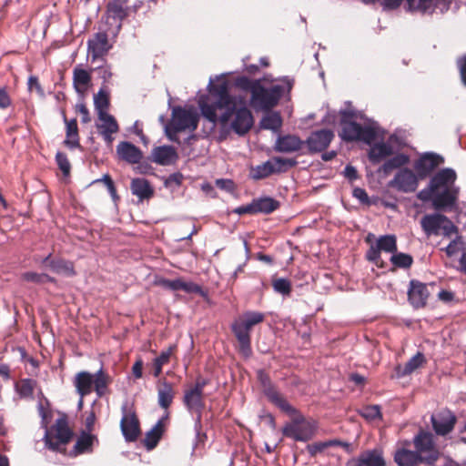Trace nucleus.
Returning a JSON list of instances; mask_svg holds the SVG:
<instances>
[{
	"label": "nucleus",
	"mask_w": 466,
	"mask_h": 466,
	"mask_svg": "<svg viewBox=\"0 0 466 466\" xmlns=\"http://www.w3.org/2000/svg\"><path fill=\"white\" fill-rule=\"evenodd\" d=\"M208 94L199 96L198 105L205 119L216 125H227L231 121L232 130L238 136L246 135L254 125L251 111L248 108L247 98L242 95H232L228 83L224 80L218 85L210 78Z\"/></svg>",
	"instance_id": "1"
},
{
	"label": "nucleus",
	"mask_w": 466,
	"mask_h": 466,
	"mask_svg": "<svg viewBox=\"0 0 466 466\" xmlns=\"http://www.w3.org/2000/svg\"><path fill=\"white\" fill-rule=\"evenodd\" d=\"M456 179L457 174L451 167L441 169L431 178V189L435 190L433 208L436 210H452L456 207L460 193Z\"/></svg>",
	"instance_id": "2"
},
{
	"label": "nucleus",
	"mask_w": 466,
	"mask_h": 466,
	"mask_svg": "<svg viewBox=\"0 0 466 466\" xmlns=\"http://www.w3.org/2000/svg\"><path fill=\"white\" fill-rule=\"evenodd\" d=\"M341 125V137L345 141H363L370 145L377 137V123L360 113L344 111Z\"/></svg>",
	"instance_id": "3"
},
{
	"label": "nucleus",
	"mask_w": 466,
	"mask_h": 466,
	"mask_svg": "<svg viewBox=\"0 0 466 466\" xmlns=\"http://www.w3.org/2000/svg\"><path fill=\"white\" fill-rule=\"evenodd\" d=\"M265 314L259 311H246L236 319L230 328L238 342V350L246 359L252 354L250 330L263 322Z\"/></svg>",
	"instance_id": "4"
},
{
	"label": "nucleus",
	"mask_w": 466,
	"mask_h": 466,
	"mask_svg": "<svg viewBox=\"0 0 466 466\" xmlns=\"http://www.w3.org/2000/svg\"><path fill=\"white\" fill-rule=\"evenodd\" d=\"M284 82L286 84L285 86L274 85L270 87H265L261 83L257 85L250 97V103L253 107L264 111L271 110V108L278 105L285 91L289 92L292 88L293 80L285 77Z\"/></svg>",
	"instance_id": "5"
},
{
	"label": "nucleus",
	"mask_w": 466,
	"mask_h": 466,
	"mask_svg": "<svg viewBox=\"0 0 466 466\" xmlns=\"http://www.w3.org/2000/svg\"><path fill=\"white\" fill-rule=\"evenodd\" d=\"M295 416L291 422L287 423L283 429L282 433L285 437L290 438L296 441H308L315 433L316 423L311 420H307L299 413L291 414Z\"/></svg>",
	"instance_id": "6"
},
{
	"label": "nucleus",
	"mask_w": 466,
	"mask_h": 466,
	"mask_svg": "<svg viewBox=\"0 0 466 466\" xmlns=\"http://www.w3.org/2000/svg\"><path fill=\"white\" fill-rule=\"evenodd\" d=\"M420 226L424 233L430 236L451 237V234L457 232L456 226L444 215L440 213L427 214L420 219Z\"/></svg>",
	"instance_id": "7"
},
{
	"label": "nucleus",
	"mask_w": 466,
	"mask_h": 466,
	"mask_svg": "<svg viewBox=\"0 0 466 466\" xmlns=\"http://www.w3.org/2000/svg\"><path fill=\"white\" fill-rule=\"evenodd\" d=\"M206 380H198L194 388L185 391L183 402L189 412H196L195 431L197 435L201 429V412L204 409L203 390L206 386Z\"/></svg>",
	"instance_id": "8"
},
{
	"label": "nucleus",
	"mask_w": 466,
	"mask_h": 466,
	"mask_svg": "<svg viewBox=\"0 0 466 466\" xmlns=\"http://www.w3.org/2000/svg\"><path fill=\"white\" fill-rule=\"evenodd\" d=\"M415 451L420 457V462L433 465L439 458V451L435 447L431 432L420 431L413 438Z\"/></svg>",
	"instance_id": "9"
},
{
	"label": "nucleus",
	"mask_w": 466,
	"mask_h": 466,
	"mask_svg": "<svg viewBox=\"0 0 466 466\" xmlns=\"http://www.w3.org/2000/svg\"><path fill=\"white\" fill-rule=\"evenodd\" d=\"M258 379L263 388L265 396L279 409L288 414L297 413V410L292 407L289 402L281 396L271 383L268 376L263 371L258 372Z\"/></svg>",
	"instance_id": "10"
},
{
	"label": "nucleus",
	"mask_w": 466,
	"mask_h": 466,
	"mask_svg": "<svg viewBox=\"0 0 466 466\" xmlns=\"http://www.w3.org/2000/svg\"><path fill=\"white\" fill-rule=\"evenodd\" d=\"M408 9L419 11L421 14H432L437 10L439 5H444L443 0H406ZM402 0H381V5L385 10H392L399 7Z\"/></svg>",
	"instance_id": "11"
},
{
	"label": "nucleus",
	"mask_w": 466,
	"mask_h": 466,
	"mask_svg": "<svg viewBox=\"0 0 466 466\" xmlns=\"http://www.w3.org/2000/svg\"><path fill=\"white\" fill-rule=\"evenodd\" d=\"M87 55L91 57L92 62H105V56L112 48L109 43L108 35L106 32H97L87 40Z\"/></svg>",
	"instance_id": "12"
},
{
	"label": "nucleus",
	"mask_w": 466,
	"mask_h": 466,
	"mask_svg": "<svg viewBox=\"0 0 466 466\" xmlns=\"http://www.w3.org/2000/svg\"><path fill=\"white\" fill-rule=\"evenodd\" d=\"M419 176L408 167L400 168L394 177L389 182V186L400 192H414L419 185Z\"/></svg>",
	"instance_id": "13"
},
{
	"label": "nucleus",
	"mask_w": 466,
	"mask_h": 466,
	"mask_svg": "<svg viewBox=\"0 0 466 466\" xmlns=\"http://www.w3.org/2000/svg\"><path fill=\"white\" fill-rule=\"evenodd\" d=\"M121 410L120 428L122 434L127 441H135L140 433L138 419L135 411L128 409L127 402L122 405Z\"/></svg>",
	"instance_id": "14"
},
{
	"label": "nucleus",
	"mask_w": 466,
	"mask_h": 466,
	"mask_svg": "<svg viewBox=\"0 0 466 466\" xmlns=\"http://www.w3.org/2000/svg\"><path fill=\"white\" fill-rule=\"evenodd\" d=\"M172 124L175 131L189 129L194 131L198 127V116L197 112L182 107H176L172 114Z\"/></svg>",
	"instance_id": "15"
},
{
	"label": "nucleus",
	"mask_w": 466,
	"mask_h": 466,
	"mask_svg": "<svg viewBox=\"0 0 466 466\" xmlns=\"http://www.w3.org/2000/svg\"><path fill=\"white\" fill-rule=\"evenodd\" d=\"M72 431L64 420H57L56 423V441H53L50 438L48 431L45 434L46 446L54 451H61L62 446L66 445L72 438Z\"/></svg>",
	"instance_id": "16"
},
{
	"label": "nucleus",
	"mask_w": 466,
	"mask_h": 466,
	"mask_svg": "<svg viewBox=\"0 0 466 466\" xmlns=\"http://www.w3.org/2000/svg\"><path fill=\"white\" fill-rule=\"evenodd\" d=\"M456 420V416L448 409L441 410L431 417L432 428L440 436H445L452 431Z\"/></svg>",
	"instance_id": "17"
},
{
	"label": "nucleus",
	"mask_w": 466,
	"mask_h": 466,
	"mask_svg": "<svg viewBox=\"0 0 466 466\" xmlns=\"http://www.w3.org/2000/svg\"><path fill=\"white\" fill-rule=\"evenodd\" d=\"M334 138V133L330 129L323 128L313 131L304 141L310 153H318L325 150Z\"/></svg>",
	"instance_id": "18"
},
{
	"label": "nucleus",
	"mask_w": 466,
	"mask_h": 466,
	"mask_svg": "<svg viewBox=\"0 0 466 466\" xmlns=\"http://www.w3.org/2000/svg\"><path fill=\"white\" fill-rule=\"evenodd\" d=\"M444 162V158L433 152L422 154L414 163V169L420 178L428 177L437 167Z\"/></svg>",
	"instance_id": "19"
},
{
	"label": "nucleus",
	"mask_w": 466,
	"mask_h": 466,
	"mask_svg": "<svg viewBox=\"0 0 466 466\" xmlns=\"http://www.w3.org/2000/svg\"><path fill=\"white\" fill-rule=\"evenodd\" d=\"M408 299L416 309L423 308L427 304L430 291L428 285L416 279L410 281L408 289Z\"/></svg>",
	"instance_id": "20"
},
{
	"label": "nucleus",
	"mask_w": 466,
	"mask_h": 466,
	"mask_svg": "<svg viewBox=\"0 0 466 466\" xmlns=\"http://www.w3.org/2000/svg\"><path fill=\"white\" fill-rule=\"evenodd\" d=\"M98 116L100 124H96L99 134L102 136L105 142L111 146L114 140L113 134L117 133L119 130L118 124L116 118L108 113H100Z\"/></svg>",
	"instance_id": "21"
},
{
	"label": "nucleus",
	"mask_w": 466,
	"mask_h": 466,
	"mask_svg": "<svg viewBox=\"0 0 466 466\" xmlns=\"http://www.w3.org/2000/svg\"><path fill=\"white\" fill-rule=\"evenodd\" d=\"M385 461L379 450H369L360 453L357 458L349 460L346 466H385Z\"/></svg>",
	"instance_id": "22"
},
{
	"label": "nucleus",
	"mask_w": 466,
	"mask_h": 466,
	"mask_svg": "<svg viewBox=\"0 0 466 466\" xmlns=\"http://www.w3.org/2000/svg\"><path fill=\"white\" fill-rule=\"evenodd\" d=\"M304 141L295 135H279L274 144L273 149L279 153H294L299 151Z\"/></svg>",
	"instance_id": "23"
},
{
	"label": "nucleus",
	"mask_w": 466,
	"mask_h": 466,
	"mask_svg": "<svg viewBox=\"0 0 466 466\" xmlns=\"http://www.w3.org/2000/svg\"><path fill=\"white\" fill-rule=\"evenodd\" d=\"M116 154L121 160L128 164H138L143 158L142 151L128 141H121L116 146Z\"/></svg>",
	"instance_id": "24"
},
{
	"label": "nucleus",
	"mask_w": 466,
	"mask_h": 466,
	"mask_svg": "<svg viewBox=\"0 0 466 466\" xmlns=\"http://www.w3.org/2000/svg\"><path fill=\"white\" fill-rule=\"evenodd\" d=\"M177 159V154L171 146H160L152 150V160L162 166L173 164Z\"/></svg>",
	"instance_id": "25"
},
{
	"label": "nucleus",
	"mask_w": 466,
	"mask_h": 466,
	"mask_svg": "<svg viewBox=\"0 0 466 466\" xmlns=\"http://www.w3.org/2000/svg\"><path fill=\"white\" fill-rule=\"evenodd\" d=\"M64 122L66 124V140L65 145L70 148L75 149L80 147L77 122L76 118L68 120L66 115H63Z\"/></svg>",
	"instance_id": "26"
},
{
	"label": "nucleus",
	"mask_w": 466,
	"mask_h": 466,
	"mask_svg": "<svg viewBox=\"0 0 466 466\" xmlns=\"http://www.w3.org/2000/svg\"><path fill=\"white\" fill-rule=\"evenodd\" d=\"M393 148L390 144L379 142L370 147L369 158L373 164H378L384 158L391 156Z\"/></svg>",
	"instance_id": "27"
},
{
	"label": "nucleus",
	"mask_w": 466,
	"mask_h": 466,
	"mask_svg": "<svg viewBox=\"0 0 466 466\" xmlns=\"http://www.w3.org/2000/svg\"><path fill=\"white\" fill-rule=\"evenodd\" d=\"M94 376L87 371H81L75 378V387L77 393L84 397L91 393L93 389Z\"/></svg>",
	"instance_id": "28"
},
{
	"label": "nucleus",
	"mask_w": 466,
	"mask_h": 466,
	"mask_svg": "<svg viewBox=\"0 0 466 466\" xmlns=\"http://www.w3.org/2000/svg\"><path fill=\"white\" fill-rule=\"evenodd\" d=\"M130 188L132 194L139 198L140 200L151 198L154 193L149 182L141 177L132 179Z\"/></svg>",
	"instance_id": "29"
},
{
	"label": "nucleus",
	"mask_w": 466,
	"mask_h": 466,
	"mask_svg": "<svg viewBox=\"0 0 466 466\" xmlns=\"http://www.w3.org/2000/svg\"><path fill=\"white\" fill-rule=\"evenodd\" d=\"M394 461L399 466H414L421 463L418 452L404 448L396 451Z\"/></svg>",
	"instance_id": "30"
},
{
	"label": "nucleus",
	"mask_w": 466,
	"mask_h": 466,
	"mask_svg": "<svg viewBox=\"0 0 466 466\" xmlns=\"http://www.w3.org/2000/svg\"><path fill=\"white\" fill-rule=\"evenodd\" d=\"M259 127L262 129L279 132L282 127V118L279 112L268 110L260 119Z\"/></svg>",
	"instance_id": "31"
},
{
	"label": "nucleus",
	"mask_w": 466,
	"mask_h": 466,
	"mask_svg": "<svg viewBox=\"0 0 466 466\" xmlns=\"http://www.w3.org/2000/svg\"><path fill=\"white\" fill-rule=\"evenodd\" d=\"M91 81L90 74L79 67L76 66L73 71V86L76 93L83 94Z\"/></svg>",
	"instance_id": "32"
},
{
	"label": "nucleus",
	"mask_w": 466,
	"mask_h": 466,
	"mask_svg": "<svg viewBox=\"0 0 466 466\" xmlns=\"http://www.w3.org/2000/svg\"><path fill=\"white\" fill-rule=\"evenodd\" d=\"M95 441H97L96 436L88 432H83L77 439L72 453L77 455L92 451Z\"/></svg>",
	"instance_id": "33"
},
{
	"label": "nucleus",
	"mask_w": 466,
	"mask_h": 466,
	"mask_svg": "<svg viewBox=\"0 0 466 466\" xmlns=\"http://www.w3.org/2000/svg\"><path fill=\"white\" fill-rule=\"evenodd\" d=\"M425 362V357L421 352H418L404 365V367L398 366L396 373L398 377H404L412 373L415 370L420 368Z\"/></svg>",
	"instance_id": "34"
},
{
	"label": "nucleus",
	"mask_w": 466,
	"mask_h": 466,
	"mask_svg": "<svg viewBox=\"0 0 466 466\" xmlns=\"http://www.w3.org/2000/svg\"><path fill=\"white\" fill-rule=\"evenodd\" d=\"M127 0H112L107 5V13L114 19L122 21L128 15Z\"/></svg>",
	"instance_id": "35"
},
{
	"label": "nucleus",
	"mask_w": 466,
	"mask_h": 466,
	"mask_svg": "<svg viewBox=\"0 0 466 466\" xmlns=\"http://www.w3.org/2000/svg\"><path fill=\"white\" fill-rule=\"evenodd\" d=\"M36 385L35 380L25 378L15 384V390L21 399H32Z\"/></svg>",
	"instance_id": "36"
},
{
	"label": "nucleus",
	"mask_w": 466,
	"mask_h": 466,
	"mask_svg": "<svg viewBox=\"0 0 466 466\" xmlns=\"http://www.w3.org/2000/svg\"><path fill=\"white\" fill-rule=\"evenodd\" d=\"M174 399V390L171 383L163 381L157 391L158 405L167 410L172 403Z\"/></svg>",
	"instance_id": "37"
},
{
	"label": "nucleus",
	"mask_w": 466,
	"mask_h": 466,
	"mask_svg": "<svg viewBox=\"0 0 466 466\" xmlns=\"http://www.w3.org/2000/svg\"><path fill=\"white\" fill-rule=\"evenodd\" d=\"M163 420L164 418L159 420L146 435L144 445L148 451L153 450L161 439L163 434Z\"/></svg>",
	"instance_id": "38"
},
{
	"label": "nucleus",
	"mask_w": 466,
	"mask_h": 466,
	"mask_svg": "<svg viewBox=\"0 0 466 466\" xmlns=\"http://www.w3.org/2000/svg\"><path fill=\"white\" fill-rule=\"evenodd\" d=\"M256 213L269 214L279 207V202L270 197L254 198Z\"/></svg>",
	"instance_id": "39"
},
{
	"label": "nucleus",
	"mask_w": 466,
	"mask_h": 466,
	"mask_svg": "<svg viewBox=\"0 0 466 466\" xmlns=\"http://www.w3.org/2000/svg\"><path fill=\"white\" fill-rule=\"evenodd\" d=\"M49 268L56 274H62L66 277H73L76 275L73 263L62 258L50 260Z\"/></svg>",
	"instance_id": "40"
},
{
	"label": "nucleus",
	"mask_w": 466,
	"mask_h": 466,
	"mask_svg": "<svg viewBox=\"0 0 466 466\" xmlns=\"http://www.w3.org/2000/svg\"><path fill=\"white\" fill-rule=\"evenodd\" d=\"M93 376V387L95 389L96 395L100 398L106 394L107 386L110 383V378L107 374L104 372L102 368L98 371H96Z\"/></svg>",
	"instance_id": "41"
},
{
	"label": "nucleus",
	"mask_w": 466,
	"mask_h": 466,
	"mask_svg": "<svg viewBox=\"0 0 466 466\" xmlns=\"http://www.w3.org/2000/svg\"><path fill=\"white\" fill-rule=\"evenodd\" d=\"M410 161V157L406 155V154H397L395 156H393L392 157H390V159H388L381 167V170L385 173V174H388L390 173V171H392L393 169H396V168H403V167L405 165H407Z\"/></svg>",
	"instance_id": "42"
},
{
	"label": "nucleus",
	"mask_w": 466,
	"mask_h": 466,
	"mask_svg": "<svg viewBox=\"0 0 466 466\" xmlns=\"http://www.w3.org/2000/svg\"><path fill=\"white\" fill-rule=\"evenodd\" d=\"M270 165L273 167V174L284 173L289 168L293 167L297 165V161L294 158H283L280 157H274L269 159Z\"/></svg>",
	"instance_id": "43"
},
{
	"label": "nucleus",
	"mask_w": 466,
	"mask_h": 466,
	"mask_svg": "<svg viewBox=\"0 0 466 466\" xmlns=\"http://www.w3.org/2000/svg\"><path fill=\"white\" fill-rule=\"evenodd\" d=\"M273 174V167L270 165L269 159L251 168L250 177L254 180L266 178Z\"/></svg>",
	"instance_id": "44"
},
{
	"label": "nucleus",
	"mask_w": 466,
	"mask_h": 466,
	"mask_svg": "<svg viewBox=\"0 0 466 466\" xmlns=\"http://www.w3.org/2000/svg\"><path fill=\"white\" fill-rule=\"evenodd\" d=\"M176 349V345L169 346V348L166 350H163L158 357L154 360V377H158L162 372V367L164 364L167 363L173 350Z\"/></svg>",
	"instance_id": "45"
},
{
	"label": "nucleus",
	"mask_w": 466,
	"mask_h": 466,
	"mask_svg": "<svg viewBox=\"0 0 466 466\" xmlns=\"http://www.w3.org/2000/svg\"><path fill=\"white\" fill-rule=\"evenodd\" d=\"M375 244L380 251L392 254L397 251V240L394 235L380 236Z\"/></svg>",
	"instance_id": "46"
},
{
	"label": "nucleus",
	"mask_w": 466,
	"mask_h": 466,
	"mask_svg": "<svg viewBox=\"0 0 466 466\" xmlns=\"http://www.w3.org/2000/svg\"><path fill=\"white\" fill-rule=\"evenodd\" d=\"M21 278L23 280L27 282H32L35 284H44L46 282L54 283L56 282V279L46 274V273H37L33 271H27L21 275Z\"/></svg>",
	"instance_id": "47"
},
{
	"label": "nucleus",
	"mask_w": 466,
	"mask_h": 466,
	"mask_svg": "<svg viewBox=\"0 0 466 466\" xmlns=\"http://www.w3.org/2000/svg\"><path fill=\"white\" fill-rule=\"evenodd\" d=\"M390 262L397 268H409L413 262L410 255L402 252H394L390 258Z\"/></svg>",
	"instance_id": "48"
},
{
	"label": "nucleus",
	"mask_w": 466,
	"mask_h": 466,
	"mask_svg": "<svg viewBox=\"0 0 466 466\" xmlns=\"http://www.w3.org/2000/svg\"><path fill=\"white\" fill-rule=\"evenodd\" d=\"M94 105L95 108L96 110L97 116L100 115V113H107V108L109 106V100L107 94L100 89L97 94L94 97Z\"/></svg>",
	"instance_id": "49"
},
{
	"label": "nucleus",
	"mask_w": 466,
	"mask_h": 466,
	"mask_svg": "<svg viewBox=\"0 0 466 466\" xmlns=\"http://www.w3.org/2000/svg\"><path fill=\"white\" fill-rule=\"evenodd\" d=\"M272 286L275 292L279 293L283 296L289 295L291 292V283L287 279H277L273 280Z\"/></svg>",
	"instance_id": "50"
},
{
	"label": "nucleus",
	"mask_w": 466,
	"mask_h": 466,
	"mask_svg": "<svg viewBox=\"0 0 466 466\" xmlns=\"http://www.w3.org/2000/svg\"><path fill=\"white\" fill-rule=\"evenodd\" d=\"M360 415L369 420L381 418L380 407L379 405H369L360 410Z\"/></svg>",
	"instance_id": "51"
},
{
	"label": "nucleus",
	"mask_w": 466,
	"mask_h": 466,
	"mask_svg": "<svg viewBox=\"0 0 466 466\" xmlns=\"http://www.w3.org/2000/svg\"><path fill=\"white\" fill-rule=\"evenodd\" d=\"M56 161L64 177H68L70 174L71 165L66 155L62 152H57L56 155Z\"/></svg>",
	"instance_id": "52"
},
{
	"label": "nucleus",
	"mask_w": 466,
	"mask_h": 466,
	"mask_svg": "<svg viewBox=\"0 0 466 466\" xmlns=\"http://www.w3.org/2000/svg\"><path fill=\"white\" fill-rule=\"evenodd\" d=\"M259 80H250L247 76H240L237 78L236 85L237 86L240 87L242 90L249 91L251 93V96L253 95V90L256 87L257 85H259Z\"/></svg>",
	"instance_id": "53"
},
{
	"label": "nucleus",
	"mask_w": 466,
	"mask_h": 466,
	"mask_svg": "<svg viewBox=\"0 0 466 466\" xmlns=\"http://www.w3.org/2000/svg\"><path fill=\"white\" fill-rule=\"evenodd\" d=\"M184 177L180 172L170 174L164 181L166 187L175 190L177 188L183 180Z\"/></svg>",
	"instance_id": "54"
},
{
	"label": "nucleus",
	"mask_w": 466,
	"mask_h": 466,
	"mask_svg": "<svg viewBox=\"0 0 466 466\" xmlns=\"http://www.w3.org/2000/svg\"><path fill=\"white\" fill-rule=\"evenodd\" d=\"M463 243L461 237H456L450 244L445 248V252L448 257H453L463 249Z\"/></svg>",
	"instance_id": "55"
},
{
	"label": "nucleus",
	"mask_w": 466,
	"mask_h": 466,
	"mask_svg": "<svg viewBox=\"0 0 466 466\" xmlns=\"http://www.w3.org/2000/svg\"><path fill=\"white\" fill-rule=\"evenodd\" d=\"M180 283H181V279H161L158 281V284L162 288H164L166 289L173 290V291L180 290Z\"/></svg>",
	"instance_id": "56"
},
{
	"label": "nucleus",
	"mask_w": 466,
	"mask_h": 466,
	"mask_svg": "<svg viewBox=\"0 0 466 466\" xmlns=\"http://www.w3.org/2000/svg\"><path fill=\"white\" fill-rule=\"evenodd\" d=\"M368 260L373 262L375 265L380 266V250L376 244L371 245L366 253Z\"/></svg>",
	"instance_id": "57"
},
{
	"label": "nucleus",
	"mask_w": 466,
	"mask_h": 466,
	"mask_svg": "<svg viewBox=\"0 0 466 466\" xmlns=\"http://www.w3.org/2000/svg\"><path fill=\"white\" fill-rule=\"evenodd\" d=\"M434 197H435V190L431 189L430 183L428 185V187L421 189L417 194V198L420 200H421L423 202L431 201L432 204H433Z\"/></svg>",
	"instance_id": "58"
},
{
	"label": "nucleus",
	"mask_w": 466,
	"mask_h": 466,
	"mask_svg": "<svg viewBox=\"0 0 466 466\" xmlns=\"http://www.w3.org/2000/svg\"><path fill=\"white\" fill-rule=\"evenodd\" d=\"M104 64L98 65L96 69L98 70L99 77L103 79L104 82H107L113 76L111 71V66L105 62Z\"/></svg>",
	"instance_id": "59"
},
{
	"label": "nucleus",
	"mask_w": 466,
	"mask_h": 466,
	"mask_svg": "<svg viewBox=\"0 0 466 466\" xmlns=\"http://www.w3.org/2000/svg\"><path fill=\"white\" fill-rule=\"evenodd\" d=\"M330 447L329 441L315 442L307 446V450L310 456H316L318 453L322 452L326 448Z\"/></svg>",
	"instance_id": "60"
},
{
	"label": "nucleus",
	"mask_w": 466,
	"mask_h": 466,
	"mask_svg": "<svg viewBox=\"0 0 466 466\" xmlns=\"http://www.w3.org/2000/svg\"><path fill=\"white\" fill-rule=\"evenodd\" d=\"M27 86H28V90L30 92L35 90L36 93L40 96L43 97L45 96L44 89L42 88L41 85L39 84L38 78L36 76H30L28 78Z\"/></svg>",
	"instance_id": "61"
},
{
	"label": "nucleus",
	"mask_w": 466,
	"mask_h": 466,
	"mask_svg": "<svg viewBox=\"0 0 466 466\" xmlns=\"http://www.w3.org/2000/svg\"><path fill=\"white\" fill-rule=\"evenodd\" d=\"M218 188L227 192H232L235 188L234 182L231 179L219 178L216 180Z\"/></svg>",
	"instance_id": "62"
},
{
	"label": "nucleus",
	"mask_w": 466,
	"mask_h": 466,
	"mask_svg": "<svg viewBox=\"0 0 466 466\" xmlns=\"http://www.w3.org/2000/svg\"><path fill=\"white\" fill-rule=\"evenodd\" d=\"M76 110L81 115V121L83 123H88L91 120L89 111L83 102L76 105Z\"/></svg>",
	"instance_id": "63"
},
{
	"label": "nucleus",
	"mask_w": 466,
	"mask_h": 466,
	"mask_svg": "<svg viewBox=\"0 0 466 466\" xmlns=\"http://www.w3.org/2000/svg\"><path fill=\"white\" fill-rule=\"evenodd\" d=\"M460 76L463 86L466 87V56L457 60Z\"/></svg>",
	"instance_id": "64"
}]
</instances>
